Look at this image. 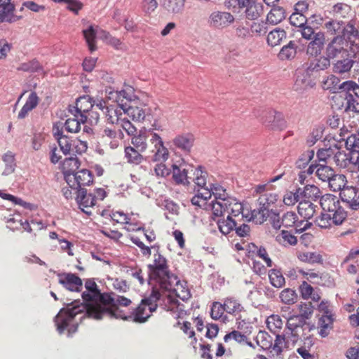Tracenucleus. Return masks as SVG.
Wrapping results in <instances>:
<instances>
[{
	"label": "nucleus",
	"instance_id": "nucleus-1",
	"mask_svg": "<svg viewBox=\"0 0 359 359\" xmlns=\"http://www.w3.org/2000/svg\"><path fill=\"white\" fill-rule=\"evenodd\" d=\"M84 285L86 291L81 294L83 302L74 301L67 304V307L61 309L54 318L57 331L60 334L67 329L68 335L71 336L77 331L78 323L71 325V322L77 315L83 313L80 318L81 320L86 316L90 318L104 302L112 301L110 294L100 292L94 279H86Z\"/></svg>",
	"mask_w": 359,
	"mask_h": 359
},
{
	"label": "nucleus",
	"instance_id": "nucleus-2",
	"mask_svg": "<svg viewBox=\"0 0 359 359\" xmlns=\"http://www.w3.org/2000/svg\"><path fill=\"white\" fill-rule=\"evenodd\" d=\"M320 204L323 212L316 222L320 228H328L332 224L340 225L346 219L347 213L341 205L337 196L330 194H325L320 197Z\"/></svg>",
	"mask_w": 359,
	"mask_h": 359
},
{
	"label": "nucleus",
	"instance_id": "nucleus-3",
	"mask_svg": "<svg viewBox=\"0 0 359 359\" xmlns=\"http://www.w3.org/2000/svg\"><path fill=\"white\" fill-rule=\"evenodd\" d=\"M149 284L157 283L159 287L168 292L175 291V286L178 285L177 277L171 273L168 269L167 262L156 266H148Z\"/></svg>",
	"mask_w": 359,
	"mask_h": 359
},
{
	"label": "nucleus",
	"instance_id": "nucleus-4",
	"mask_svg": "<svg viewBox=\"0 0 359 359\" xmlns=\"http://www.w3.org/2000/svg\"><path fill=\"white\" fill-rule=\"evenodd\" d=\"M316 328L315 325L307 321L288 318L286 323L287 340L291 341L294 346L299 339H302Z\"/></svg>",
	"mask_w": 359,
	"mask_h": 359
},
{
	"label": "nucleus",
	"instance_id": "nucleus-5",
	"mask_svg": "<svg viewBox=\"0 0 359 359\" xmlns=\"http://www.w3.org/2000/svg\"><path fill=\"white\" fill-rule=\"evenodd\" d=\"M354 64L359 65V48L356 46L350 47L346 57L338 60L332 64V72L339 75L349 74Z\"/></svg>",
	"mask_w": 359,
	"mask_h": 359
},
{
	"label": "nucleus",
	"instance_id": "nucleus-6",
	"mask_svg": "<svg viewBox=\"0 0 359 359\" xmlns=\"http://www.w3.org/2000/svg\"><path fill=\"white\" fill-rule=\"evenodd\" d=\"M211 196H215V201L211 203L212 213L216 217L222 216V209L226 208V204L232 198L229 196L226 189L219 184H210L209 189H207Z\"/></svg>",
	"mask_w": 359,
	"mask_h": 359
},
{
	"label": "nucleus",
	"instance_id": "nucleus-7",
	"mask_svg": "<svg viewBox=\"0 0 359 359\" xmlns=\"http://www.w3.org/2000/svg\"><path fill=\"white\" fill-rule=\"evenodd\" d=\"M54 136L57 140L60 150L65 155L70 154L72 147L75 146L76 151L83 153L86 151L88 147L86 142L79 141V146L75 145V140L63 134L62 128L60 129L58 126H53Z\"/></svg>",
	"mask_w": 359,
	"mask_h": 359
},
{
	"label": "nucleus",
	"instance_id": "nucleus-8",
	"mask_svg": "<svg viewBox=\"0 0 359 359\" xmlns=\"http://www.w3.org/2000/svg\"><path fill=\"white\" fill-rule=\"evenodd\" d=\"M345 111L359 114V85L354 81L347 83L344 88Z\"/></svg>",
	"mask_w": 359,
	"mask_h": 359
},
{
	"label": "nucleus",
	"instance_id": "nucleus-9",
	"mask_svg": "<svg viewBox=\"0 0 359 359\" xmlns=\"http://www.w3.org/2000/svg\"><path fill=\"white\" fill-rule=\"evenodd\" d=\"M325 27L330 34L336 36H343L347 37V39H351L358 35V29L351 22L345 24L343 21L336 19V20L327 22Z\"/></svg>",
	"mask_w": 359,
	"mask_h": 359
},
{
	"label": "nucleus",
	"instance_id": "nucleus-10",
	"mask_svg": "<svg viewBox=\"0 0 359 359\" xmlns=\"http://www.w3.org/2000/svg\"><path fill=\"white\" fill-rule=\"evenodd\" d=\"M113 302L114 298L112 297L111 302H104L100 305V308H99L90 318L95 320H101L103 318L107 317L109 318H120L126 320H132V318H130V315H126L125 312L118 308V306L111 305L113 304Z\"/></svg>",
	"mask_w": 359,
	"mask_h": 359
},
{
	"label": "nucleus",
	"instance_id": "nucleus-11",
	"mask_svg": "<svg viewBox=\"0 0 359 359\" xmlns=\"http://www.w3.org/2000/svg\"><path fill=\"white\" fill-rule=\"evenodd\" d=\"M121 109L123 113L127 114L134 121L143 122L149 118L150 114L149 108L144 104L137 100L132 102L131 104H121Z\"/></svg>",
	"mask_w": 359,
	"mask_h": 359
},
{
	"label": "nucleus",
	"instance_id": "nucleus-12",
	"mask_svg": "<svg viewBox=\"0 0 359 359\" xmlns=\"http://www.w3.org/2000/svg\"><path fill=\"white\" fill-rule=\"evenodd\" d=\"M351 39L343 36H335L327 45L325 55L331 60L336 58L340 55H346L348 53H350L347 48L348 46V40Z\"/></svg>",
	"mask_w": 359,
	"mask_h": 359
},
{
	"label": "nucleus",
	"instance_id": "nucleus-13",
	"mask_svg": "<svg viewBox=\"0 0 359 359\" xmlns=\"http://www.w3.org/2000/svg\"><path fill=\"white\" fill-rule=\"evenodd\" d=\"M234 21L235 18L231 13L221 11H212L207 20L210 27L221 30L229 27Z\"/></svg>",
	"mask_w": 359,
	"mask_h": 359
},
{
	"label": "nucleus",
	"instance_id": "nucleus-14",
	"mask_svg": "<svg viewBox=\"0 0 359 359\" xmlns=\"http://www.w3.org/2000/svg\"><path fill=\"white\" fill-rule=\"evenodd\" d=\"M303 66L306 74L314 76L320 71H324L330 67V60L326 55H320L309 60Z\"/></svg>",
	"mask_w": 359,
	"mask_h": 359
},
{
	"label": "nucleus",
	"instance_id": "nucleus-15",
	"mask_svg": "<svg viewBox=\"0 0 359 359\" xmlns=\"http://www.w3.org/2000/svg\"><path fill=\"white\" fill-rule=\"evenodd\" d=\"M150 141L154 144V149L151 151L152 155L149 156L148 158L154 162H165L167 161L169 152L164 146L161 137L157 133H153Z\"/></svg>",
	"mask_w": 359,
	"mask_h": 359
},
{
	"label": "nucleus",
	"instance_id": "nucleus-16",
	"mask_svg": "<svg viewBox=\"0 0 359 359\" xmlns=\"http://www.w3.org/2000/svg\"><path fill=\"white\" fill-rule=\"evenodd\" d=\"M58 282L65 289L72 292H81L83 288L82 280L75 273H59Z\"/></svg>",
	"mask_w": 359,
	"mask_h": 359
},
{
	"label": "nucleus",
	"instance_id": "nucleus-17",
	"mask_svg": "<svg viewBox=\"0 0 359 359\" xmlns=\"http://www.w3.org/2000/svg\"><path fill=\"white\" fill-rule=\"evenodd\" d=\"M358 159V154L352 150L348 151H340L337 147L335 151L334 161L337 165L342 168H351Z\"/></svg>",
	"mask_w": 359,
	"mask_h": 359
},
{
	"label": "nucleus",
	"instance_id": "nucleus-18",
	"mask_svg": "<svg viewBox=\"0 0 359 359\" xmlns=\"http://www.w3.org/2000/svg\"><path fill=\"white\" fill-rule=\"evenodd\" d=\"M281 224L285 228L294 226L296 233H301L308 229L310 224L306 221L298 219L297 215L294 212H287L281 217Z\"/></svg>",
	"mask_w": 359,
	"mask_h": 359
},
{
	"label": "nucleus",
	"instance_id": "nucleus-19",
	"mask_svg": "<svg viewBox=\"0 0 359 359\" xmlns=\"http://www.w3.org/2000/svg\"><path fill=\"white\" fill-rule=\"evenodd\" d=\"M94 107L91 98L88 96H82L79 97L76 101L75 106H69V111L71 114H76L80 116V120L83 123L87 121V116L85 114L90 109Z\"/></svg>",
	"mask_w": 359,
	"mask_h": 359
},
{
	"label": "nucleus",
	"instance_id": "nucleus-20",
	"mask_svg": "<svg viewBox=\"0 0 359 359\" xmlns=\"http://www.w3.org/2000/svg\"><path fill=\"white\" fill-rule=\"evenodd\" d=\"M76 201L79 208L86 215H90L88 208L93 207L96 203L92 193H88L86 189H79L76 191Z\"/></svg>",
	"mask_w": 359,
	"mask_h": 359
},
{
	"label": "nucleus",
	"instance_id": "nucleus-21",
	"mask_svg": "<svg viewBox=\"0 0 359 359\" xmlns=\"http://www.w3.org/2000/svg\"><path fill=\"white\" fill-rule=\"evenodd\" d=\"M109 97H114L116 102L121 108V104H131L132 102H137L140 99L135 95L134 89L128 86L124 90L110 91L109 93Z\"/></svg>",
	"mask_w": 359,
	"mask_h": 359
},
{
	"label": "nucleus",
	"instance_id": "nucleus-22",
	"mask_svg": "<svg viewBox=\"0 0 359 359\" xmlns=\"http://www.w3.org/2000/svg\"><path fill=\"white\" fill-rule=\"evenodd\" d=\"M314 171L318 179L325 182H327L335 172L332 167L323 163L310 165L307 169V175H311Z\"/></svg>",
	"mask_w": 359,
	"mask_h": 359
},
{
	"label": "nucleus",
	"instance_id": "nucleus-23",
	"mask_svg": "<svg viewBox=\"0 0 359 359\" xmlns=\"http://www.w3.org/2000/svg\"><path fill=\"white\" fill-rule=\"evenodd\" d=\"M263 123L270 129H283L285 126V122L283 114L274 110H269L266 112L263 118Z\"/></svg>",
	"mask_w": 359,
	"mask_h": 359
},
{
	"label": "nucleus",
	"instance_id": "nucleus-24",
	"mask_svg": "<svg viewBox=\"0 0 359 359\" xmlns=\"http://www.w3.org/2000/svg\"><path fill=\"white\" fill-rule=\"evenodd\" d=\"M351 81L352 80H348L341 83L340 79L337 76L330 74L323 81L322 87L324 90L332 93H340L343 95L344 94V85Z\"/></svg>",
	"mask_w": 359,
	"mask_h": 359
},
{
	"label": "nucleus",
	"instance_id": "nucleus-25",
	"mask_svg": "<svg viewBox=\"0 0 359 359\" xmlns=\"http://www.w3.org/2000/svg\"><path fill=\"white\" fill-rule=\"evenodd\" d=\"M151 292L148 297L144 298L142 302L148 306V310L155 311L157 309V302L161 299V294L160 290L165 291L161 288L156 283H152Z\"/></svg>",
	"mask_w": 359,
	"mask_h": 359
},
{
	"label": "nucleus",
	"instance_id": "nucleus-26",
	"mask_svg": "<svg viewBox=\"0 0 359 359\" xmlns=\"http://www.w3.org/2000/svg\"><path fill=\"white\" fill-rule=\"evenodd\" d=\"M325 34L322 32H318L316 35L310 39L307 46V53L311 55L318 56L321 53L325 43Z\"/></svg>",
	"mask_w": 359,
	"mask_h": 359
},
{
	"label": "nucleus",
	"instance_id": "nucleus-27",
	"mask_svg": "<svg viewBox=\"0 0 359 359\" xmlns=\"http://www.w3.org/2000/svg\"><path fill=\"white\" fill-rule=\"evenodd\" d=\"M297 49V42L291 40L280 48L277 55L278 58L281 61H291L296 57Z\"/></svg>",
	"mask_w": 359,
	"mask_h": 359
},
{
	"label": "nucleus",
	"instance_id": "nucleus-28",
	"mask_svg": "<svg viewBox=\"0 0 359 359\" xmlns=\"http://www.w3.org/2000/svg\"><path fill=\"white\" fill-rule=\"evenodd\" d=\"M194 142V136L190 133L178 135L172 140L175 147L185 153H189L191 151Z\"/></svg>",
	"mask_w": 359,
	"mask_h": 359
},
{
	"label": "nucleus",
	"instance_id": "nucleus-29",
	"mask_svg": "<svg viewBox=\"0 0 359 359\" xmlns=\"http://www.w3.org/2000/svg\"><path fill=\"white\" fill-rule=\"evenodd\" d=\"M286 18L285 10L279 6L273 5L266 16V22L271 25L280 23Z\"/></svg>",
	"mask_w": 359,
	"mask_h": 359
},
{
	"label": "nucleus",
	"instance_id": "nucleus-30",
	"mask_svg": "<svg viewBox=\"0 0 359 359\" xmlns=\"http://www.w3.org/2000/svg\"><path fill=\"white\" fill-rule=\"evenodd\" d=\"M14 6L11 0H0V22L15 21Z\"/></svg>",
	"mask_w": 359,
	"mask_h": 359
},
{
	"label": "nucleus",
	"instance_id": "nucleus-31",
	"mask_svg": "<svg viewBox=\"0 0 359 359\" xmlns=\"http://www.w3.org/2000/svg\"><path fill=\"white\" fill-rule=\"evenodd\" d=\"M186 0H162V7L169 13L177 15L184 12Z\"/></svg>",
	"mask_w": 359,
	"mask_h": 359
},
{
	"label": "nucleus",
	"instance_id": "nucleus-32",
	"mask_svg": "<svg viewBox=\"0 0 359 359\" xmlns=\"http://www.w3.org/2000/svg\"><path fill=\"white\" fill-rule=\"evenodd\" d=\"M153 312L148 310V306L141 302L136 309L130 313V318L135 323H142L147 320Z\"/></svg>",
	"mask_w": 359,
	"mask_h": 359
},
{
	"label": "nucleus",
	"instance_id": "nucleus-33",
	"mask_svg": "<svg viewBox=\"0 0 359 359\" xmlns=\"http://www.w3.org/2000/svg\"><path fill=\"white\" fill-rule=\"evenodd\" d=\"M286 37V31L280 27H276L269 32L266 41L269 46L275 47L280 45Z\"/></svg>",
	"mask_w": 359,
	"mask_h": 359
},
{
	"label": "nucleus",
	"instance_id": "nucleus-34",
	"mask_svg": "<svg viewBox=\"0 0 359 359\" xmlns=\"http://www.w3.org/2000/svg\"><path fill=\"white\" fill-rule=\"evenodd\" d=\"M149 136V131L146 128L140 130L137 135L135 134L132 136L131 144L140 151H144L147 148V140Z\"/></svg>",
	"mask_w": 359,
	"mask_h": 359
},
{
	"label": "nucleus",
	"instance_id": "nucleus-35",
	"mask_svg": "<svg viewBox=\"0 0 359 359\" xmlns=\"http://www.w3.org/2000/svg\"><path fill=\"white\" fill-rule=\"evenodd\" d=\"M351 12V6L344 3H337L332 6L331 9L329 11V13L336 19L348 18Z\"/></svg>",
	"mask_w": 359,
	"mask_h": 359
},
{
	"label": "nucleus",
	"instance_id": "nucleus-36",
	"mask_svg": "<svg viewBox=\"0 0 359 359\" xmlns=\"http://www.w3.org/2000/svg\"><path fill=\"white\" fill-rule=\"evenodd\" d=\"M83 36L90 52L96 50L95 39L98 34V27L90 25L83 30Z\"/></svg>",
	"mask_w": 359,
	"mask_h": 359
},
{
	"label": "nucleus",
	"instance_id": "nucleus-37",
	"mask_svg": "<svg viewBox=\"0 0 359 359\" xmlns=\"http://www.w3.org/2000/svg\"><path fill=\"white\" fill-rule=\"evenodd\" d=\"M314 306L311 302L301 303L299 305V310L300 313L298 315H292L289 318H297V320L306 321L309 319L313 313Z\"/></svg>",
	"mask_w": 359,
	"mask_h": 359
},
{
	"label": "nucleus",
	"instance_id": "nucleus-38",
	"mask_svg": "<svg viewBox=\"0 0 359 359\" xmlns=\"http://www.w3.org/2000/svg\"><path fill=\"white\" fill-rule=\"evenodd\" d=\"M226 208H222V216L227 212L229 215L233 217H237L243 212V205L241 203L238 202L237 200L234 198H231L227 204L226 205Z\"/></svg>",
	"mask_w": 359,
	"mask_h": 359
},
{
	"label": "nucleus",
	"instance_id": "nucleus-39",
	"mask_svg": "<svg viewBox=\"0 0 359 359\" xmlns=\"http://www.w3.org/2000/svg\"><path fill=\"white\" fill-rule=\"evenodd\" d=\"M257 346L263 350H269L273 346V337L266 331H259L255 337Z\"/></svg>",
	"mask_w": 359,
	"mask_h": 359
},
{
	"label": "nucleus",
	"instance_id": "nucleus-40",
	"mask_svg": "<svg viewBox=\"0 0 359 359\" xmlns=\"http://www.w3.org/2000/svg\"><path fill=\"white\" fill-rule=\"evenodd\" d=\"M226 311L235 316H239L244 311V307L241 304L238 300L233 297H227L224 301Z\"/></svg>",
	"mask_w": 359,
	"mask_h": 359
},
{
	"label": "nucleus",
	"instance_id": "nucleus-41",
	"mask_svg": "<svg viewBox=\"0 0 359 359\" xmlns=\"http://www.w3.org/2000/svg\"><path fill=\"white\" fill-rule=\"evenodd\" d=\"M121 111L123 110L119 107L115 108L112 106L111 108H109V110L106 111V113L104 114L107 123L118 126L121 121L123 119Z\"/></svg>",
	"mask_w": 359,
	"mask_h": 359
},
{
	"label": "nucleus",
	"instance_id": "nucleus-42",
	"mask_svg": "<svg viewBox=\"0 0 359 359\" xmlns=\"http://www.w3.org/2000/svg\"><path fill=\"white\" fill-rule=\"evenodd\" d=\"M311 76L306 74L304 72V67L302 69H298L296 72V80L294 83V88L296 90L305 89L311 86V80L309 78Z\"/></svg>",
	"mask_w": 359,
	"mask_h": 359
},
{
	"label": "nucleus",
	"instance_id": "nucleus-43",
	"mask_svg": "<svg viewBox=\"0 0 359 359\" xmlns=\"http://www.w3.org/2000/svg\"><path fill=\"white\" fill-rule=\"evenodd\" d=\"M327 182L331 190L333 191H341L345 187L347 180L344 175L334 172L333 177Z\"/></svg>",
	"mask_w": 359,
	"mask_h": 359
},
{
	"label": "nucleus",
	"instance_id": "nucleus-44",
	"mask_svg": "<svg viewBox=\"0 0 359 359\" xmlns=\"http://www.w3.org/2000/svg\"><path fill=\"white\" fill-rule=\"evenodd\" d=\"M270 210L269 208L259 205L258 209L251 211L250 219L256 224H261L266 221L269 217Z\"/></svg>",
	"mask_w": 359,
	"mask_h": 359
},
{
	"label": "nucleus",
	"instance_id": "nucleus-45",
	"mask_svg": "<svg viewBox=\"0 0 359 359\" xmlns=\"http://www.w3.org/2000/svg\"><path fill=\"white\" fill-rule=\"evenodd\" d=\"M217 223L220 232L224 235L233 231L236 226V222L230 215H228L226 219H219Z\"/></svg>",
	"mask_w": 359,
	"mask_h": 359
},
{
	"label": "nucleus",
	"instance_id": "nucleus-46",
	"mask_svg": "<svg viewBox=\"0 0 359 359\" xmlns=\"http://www.w3.org/2000/svg\"><path fill=\"white\" fill-rule=\"evenodd\" d=\"M2 160L5 163V169L2 175H8L13 173L16 166L15 154L12 151H8L3 155Z\"/></svg>",
	"mask_w": 359,
	"mask_h": 359
},
{
	"label": "nucleus",
	"instance_id": "nucleus-47",
	"mask_svg": "<svg viewBox=\"0 0 359 359\" xmlns=\"http://www.w3.org/2000/svg\"><path fill=\"white\" fill-rule=\"evenodd\" d=\"M188 171L185 168L173 165H172V178L177 184H189Z\"/></svg>",
	"mask_w": 359,
	"mask_h": 359
},
{
	"label": "nucleus",
	"instance_id": "nucleus-48",
	"mask_svg": "<svg viewBox=\"0 0 359 359\" xmlns=\"http://www.w3.org/2000/svg\"><path fill=\"white\" fill-rule=\"evenodd\" d=\"M76 179L77 180V187L82 189V186L90 185L93 181L92 172L87 169H82L76 172Z\"/></svg>",
	"mask_w": 359,
	"mask_h": 359
},
{
	"label": "nucleus",
	"instance_id": "nucleus-49",
	"mask_svg": "<svg viewBox=\"0 0 359 359\" xmlns=\"http://www.w3.org/2000/svg\"><path fill=\"white\" fill-rule=\"evenodd\" d=\"M142 152L133 146L126 147L125 149V156L128 161L135 164H139L142 161L143 156L141 155Z\"/></svg>",
	"mask_w": 359,
	"mask_h": 359
},
{
	"label": "nucleus",
	"instance_id": "nucleus-50",
	"mask_svg": "<svg viewBox=\"0 0 359 359\" xmlns=\"http://www.w3.org/2000/svg\"><path fill=\"white\" fill-rule=\"evenodd\" d=\"M337 150V147L334 144V147H330L329 148L320 149L317 151V158L318 163L326 164L327 161L333 157L334 158L335 151Z\"/></svg>",
	"mask_w": 359,
	"mask_h": 359
},
{
	"label": "nucleus",
	"instance_id": "nucleus-51",
	"mask_svg": "<svg viewBox=\"0 0 359 359\" xmlns=\"http://www.w3.org/2000/svg\"><path fill=\"white\" fill-rule=\"evenodd\" d=\"M74 118H68L65 121L63 124V127L65 130L68 133H78L81 129V123H83L80 120V116L78 114H72Z\"/></svg>",
	"mask_w": 359,
	"mask_h": 359
},
{
	"label": "nucleus",
	"instance_id": "nucleus-52",
	"mask_svg": "<svg viewBox=\"0 0 359 359\" xmlns=\"http://www.w3.org/2000/svg\"><path fill=\"white\" fill-rule=\"evenodd\" d=\"M246 18L249 20H255L260 16L262 6L253 0L249 2V5L245 8Z\"/></svg>",
	"mask_w": 359,
	"mask_h": 359
},
{
	"label": "nucleus",
	"instance_id": "nucleus-53",
	"mask_svg": "<svg viewBox=\"0 0 359 359\" xmlns=\"http://www.w3.org/2000/svg\"><path fill=\"white\" fill-rule=\"evenodd\" d=\"M304 191V187L303 189L297 188L293 194H294L295 196L298 198V201L300 202V205L305 206L304 208L308 210L309 212L307 215H313V212H315V205L310 201H306V196H304V193L303 192Z\"/></svg>",
	"mask_w": 359,
	"mask_h": 359
},
{
	"label": "nucleus",
	"instance_id": "nucleus-54",
	"mask_svg": "<svg viewBox=\"0 0 359 359\" xmlns=\"http://www.w3.org/2000/svg\"><path fill=\"white\" fill-rule=\"evenodd\" d=\"M201 166H198L196 168L194 175L195 177L194 179V182L198 187L203 189V191H204V189H209V187H205L207 182V177L208 173L205 170L202 169Z\"/></svg>",
	"mask_w": 359,
	"mask_h": 359
},
{
	"label": "nucleus",
	"instance_id": "nucleus-55",
	"mask_svg": "<svg viewBox=\"0 0 359 359\" xmlns=\"http://www.w3.org/2000/svg\"><path fill=\"white\" fill-rule=\"evenodd\" d=\"M276 241L282 245H294L297 243V238L290 231L283 230L281 233L276 236Z\"/></svg>",
	"mask_w": 359,
	"mask_h": 359
},
{
	"label": "nucleus",
	"instance_id": "nucleus-56",
	"mask_svg": "<svg viewBox=\"0 0 359 359\" xmlns=\"http://www.w3.org/2000/svg\"><path fill=\"white\" fill-rule=\"evenodd\" d=\"M64 173H76L80 167V161L76 157H69L63 162Z\"/></svg>",
	"mask_w": 359,
	"mask_h": 359
},
{
	"label": "nucleus",
	"instance_id": "nucleus-57",
	"mask_svg": "<svg viewBox=\"0 0 359 359\" xmlns=\"http://www.w3.org/2000/svg\"><path fill=\"white\" fill-rule=\"evenodd\" d=\"M270 282L275 287H281L285 285V278L280 271L271 269L269 272Z\"/></svg>",
	"mask_w": 359,
	"mask_h": 359
},
{
	"label": "nucleus",
	"instance_id": "nucleus-58",
	"mask_svg": "<svg viewBox=\"0 0 359 359\" xmlns=\"http://www.w3.org/2000/svg\"><path fill=\"white\" fill-rule=\"evenodd\" d=\"M298 257L301 261L310 264H320L323 262L322 255L316 252H303Z\"/></svg>",
	"mask_w": 359,
	"mask_h": 359
},
{
	"label": "nucleus",
	"instance_id": "nucleus-59",
	"mask_svg": "<svg viewBox=\"0 0 359 359\" xmlns=\"http://www.w3.org/2000/svg\"><path fill=\"white\" fill-rule=\"evenodd\" d=\"M285 334L283 335L278 334L276 335V339L274 342L273 341L272 349L276 353H280L284 347L288 346V344L291 343V341H287V332L285 330Z\"/></svg>",
	"mask_w": 359,
	"mask_h": 359
},
{
	"label": "nucleus",
	"instance_id": "nucleus-60",
	"mask_svg": "<svg viewBox=\"0 0 359 359\" xmlns=\"http://www.w3.org/2000/svg\"><path fill=\"white\" fill-rule=\"evenodd\" d=\"M314 154L315 153L313 149L303 152L297 160L295 163L296 166L299 169L305 168L309 162L313 158Z\"/></svg>",
	"mask_w": 359,
	"mask_h": 359
},
{
	"label": "nucleus",
	"instance_id": "nucleus-61",
	"mask_svg": "<svg viewBox=\"0 0 359 359\" xmlns=\"http://www.w3.org/2000/svg\"><path fill=\"white\" fill-rule=\"evenodd\" d=\"M358 189L353 187H346L340 191L339 196L344 203L351 202L358 194Z\"/></svg>",
	"mask_w": 359,
	"mask_h": 359
},
{
	"label": "nucleus",
	"instance_id": "nucleus-62",
	"mask_svg": "<svg viewBox=\"0 0 359 359\" xmlns=\"http://www.w3.org/2000/svg\"><path fill=\"white\" fill-rule=\"evenodd\" d=\"M278 200V195L276 193H264L260 195L258 201L259 205L269 209L271 205L274 204Z\"/></svg>",
	"mask_w": 359,
	"mask_h": 359
},
{
	"label": "nucleus",
	"instance_id": "nucleus-63",
	"mask_svg": "<svg viewBox=\"0 0 359 359\" xmlns=\"http://www.w3.org/2000/svg\"><path fill=\"white\" fill-rule=\"evenodd\" d=\"M18 69L28 72H39L42 70V67L38 60H32L27 62L22 63Z\"/></svg>",
	"mask_w": 359,
	"mask_h": 359
},
{
	"label": "nucleus",
	"instance_id": "nucleus-64",
	"mask_svg": "<svg viewBox=\"0 0 359 359\" xmlns=\"http://www.w3.org/2000/svg\"><path fill=\"white\" fill-rule=\"evenodd\" d=\"M280 298L284 304H293L297 302V294L293 290L287 288L281 292Z\"/></svg>",
	"mask_w": 359,
	"mask_h": 359
}]
</instances>
